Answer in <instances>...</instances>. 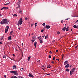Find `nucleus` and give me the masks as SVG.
Here are the masks:
<instances>
[{"label":"nucleus","mask_w":78,"mask_h":78,"mask_svg":"<svg viewBox=\"0 0 78 78\" xmlns=\"http://www.w3.org/2000/svg\"><path fill=\"white\" fill-rule=\"evenodd\" d=\"M9 3H6V4H4V5H9Z\"/></svg>","instance_id":"31"},{"label":"nucleus","mask_w":78,"mask_h":78,"mask_svg":"<svg viewBox=\"0 0 78 78\" xmlns=\"http://www.w3.org/2000/svg\"><path fill=\"white\" fill-rule=\"evenodd\" d=\"M38 39H42V37H38Z\"/></svg>","instance_id":"25"},{"label":"nucleus","mask_w":78,"mask_h":78,"mask_svg":"<svg viewBox=\"0 0 78 78\" xmlns=\"http://www.w3.org/2000/svg\"><path fill=\"white\" fill-rule=\"evenodd\" d=\"M62 59L63 58H64V55H62Z\"/></svg>","instance_id":"35"},{"label":"nucleus","mask_w":78,"mask_h":78,"mask_svg":"<svg viewBox=\"0 0 78 78\" xmlns=\"http://www.w3.org/2000/svg\"><path fill=\"white\" fill-rule=\"evenodd\" d=\"M0 44L1 45H2V42H0Z\"/></svg>","instance_id":"50"},{"label":"nucleus","mask_w":78,"mask_h":78,"mask_svg":"<svg viewBox=\"0 0 78 78\" xmlns=\"http://www.w3.org/2000/svg\"><path fill=\"white\" fill-rule=\"evenodd\" d=\"M57 34H60V32H58Z\"/></svg>","instance_id":"39"},{"label":"nucleus","mask_w":78,"mask_h":78,"mask_svg":"<svg viewBox=\"0 0 78 78\" xmlns=\"http://www.w3.org/2000/svg\"><path fill=\"white\" fill-rule=\"evenodd\" d=\"M52 42L53 43V42H55V40H54L53 41H52Z\"/></svg>","instance_id":"43"},{"label":"nucleus","mask_w":78,"mask_h":78,"mask_svg":"<svg viewBox=\"0 0 78 78\" xmlns=\"http://www.w3.org/2000/svg\"><path fill=\"white\" fill-rule=\"evenodd\" d=\"M19 24H20L18 23L17 25H18V26H19Z\"/></svg>","instance_id":"48"},{"label":"nucleus","mask_w":78,"mask_h":78,"mask_svg":"<svg viewBox=\"0 0 78 78\" xmlns=\"http://www.w3.org/2000/svg\"><path fill=\"white\" fill-rule=\"evenodd\" d=\"M69 27H68L66 28V31H69Z\"/></svg>","instance_id":"18"},{"label":"nucleus","mask_w":78,"mask_h":78,"mask_svg":"<svg viewBox=\"0 0 78 78\" xmlns=\"http://www.w3.org/2000/svg\"><path fill=\"white\" fill-rule=\"evenodd\" d=\"M21 71H22L23 70V68H21L20 69Z\"/></svg>","instance_id":"36"},{"label":"nucleus","mask_w":78,"mask_h":78,"mask_svg":"<svg viewBox=\"0 0 78 78\" xmlns=\"http://www.w3.org/2000/svg\"><path fill=\"white\" fill-rule=\"evenodd\" d=\"M66 26H65L62 29V30L63 31H66Z\"/></svg>","instance_id":"16"},{"label":"nucleus","mask_w":78,"mask_h":78,"mask_svg":"<svg viewBox=\"0 0 78 78\" xmlns=\"http://www.w3.org/2000/svg\"><path fill=\"white\" fill-rule=\"evenodd\" d=\"M13 16H14V17H17V15L15 14L13 15Z\"/></svg>","instance_id":"30"},{"label":"nucleus","mask_w":78,"mask_h":78,"mask_svg":"<svg viewBox=\"0 0 78 78\" xmlns=\"http://www.w3.org/2000/svg\"><path fill=\"white\" fill-rule=\"evenodd\" d=\"M21 0H19L18 3L17 5H20L21 3Z\"/></svg>","instance_id":"13"},{"label":"nucleus","mask_w":78,"mask_h":78,"mask_svg":"<svg viewBox=\"0 0 78 78\" xmlns=\"http://www.w3.org/2000/svg\"><path fill=\"white\" fill-rule=\"evenodd\" d=\"M58 50H56V52H58Z\"/></svg>","instance_id":"56"},{"label":"nucleus","mask_w":78,"mask_h":78,"mask_svg":"<svg viewBox=\"0 0 78 78\" xmlns=\"http://www.w3.org/2000/svg\"><path fill=\"white\" fill-rule=\"evenodd\" d=\"M18 5V7H17V9H19V8H20V4H17Z\"/></svg>","instance_id":"24"},{"label":"nucleus","mask_w":78,"mask_h":78,"mask_svg":"<svg viewBox=\"0 0 78 78\" xmlns=\"http://www.w3.org/2000/svg\"><path fill=\"white\" fill-rule=\"evenodd\" d=\"M45 28H47V29H49L50 28V26L49 25H46L45 26Z\"/></svg>","instance_id":"4"},{"label":"nucleus","mask_w":78,"mask_h":78,"mask_svg":"<svg viewBox=\"0 0 78 78\" xmlns=\"http://www.w3.org/2000/svg\"><path fill=\"white\" fill-rule=\"evenodd\" d=\"M50 75V74H48L46 75Z\"/></svg>","instance_id":"47"},{"label":"nucleus","mask_w":78,"mask_h":78,"mask_svg":"<svg viewBox=\"0 0 78 78\" xmlns=\"http://www.w3.org/2000/svg\"><path fill=\"white\" fill-rule=\"evenodd\" d=\"M36 26H37V25H36V24H35V27H36Z\"/></svg>","instance_id":"51"},{"label":"nucleus","mask_w":78,"mask_h":78,"mask_svg":"<svg viewBox=\"0 0 78 78\" xmlns=\"http://www.w3.org/2000/svg\"><path fill=\"white\" fill-rule=\"evenodd\" d=\"M34 24H33L31 25V27H33V26Z\"/></svg>","instance_id":"44"},{"label":"nucleus","mask_w":78,"mask_h":78,"mask_svg":"<svg viewBox=\"0 0 78 78\" xmlns=\"http://www.w3.org/2000/svg\"><path fill=\"white\" fill-rule=\"evenodd\" d=\"M12 78H14V77H12Z\"/></svg>","instance_id":"64"},{"label":"nucleus","mask_w":78,"mask_h":78,"mask_svg":"<svg viewBox=\"0 0 78 78\" xmlns=\"http://www.w3.org/2000/svg\"><path fill=\"white\" fill-rule=\"evenodd\" d=\"M44 31V29L42 30H41V32H43V31Z\"/></svg>","instance_id":"38"},{"label":"nucleus","mask_w":78,"mask_h":78,"mask_svg":"<svg viewBox=\"0 0 78 78\" xmlns=\"http://www.w3.org/2000/svg\"><path fill=\"white\" fill-rule=\"evenodd\" d=\"M76 47L77 48V49H78V45L76 46Z\"/></svg>","instance_id":"57"},{"label":"nucleus","mask_w":78,"mask_h":78,"mask_svg":"<svg viewBox=\"0 0 78 78\" xmlns=\"http://www.w3.org/2000/svg\"><path fill=\"white\" fill-rule=\"evenodd\" d=\"M51 56L50 55H49V58H51Z\"/></svg>","instance_id":"40"},{"label":"nucleus","mask_w":78,"mask_h":78,"mask_svg":"<svg viewBox=\"0 0 78 78\" xmlns=\"http://www.w3.org/2000/svg\"><path fill=\"white\" fill-rule=\"evenodd\" d=\"M4 76L5 78H6V75H4Z\"/></svg>","instance_id":"52"},{"label":"nucleus","mask_w":78,"mask_h":78,"mask_svg":"<svg viewBox=\"0 0 78 78\" xmlns=\"http://www.w3.org/2000/svg\"><path fill=\"white\" fill-rule=\"evenodd\" d=\"M8 40H11L12 39L11 38V36H10L8 37Z\"/></svg>","instance_id":"14"},{"label":"nucleus","mask_w":78,"mask_h":78,"mask_svg":"<svg viewBox=\"0 0 78 78\" xmlns=\"http://www.w3.org/2000/svg\"><path fill=\"white\" fill-rule=\"evenodd\" d=\"M4 37V36H3L2 37H1V40L2 41V40H3V37Z\"/></svg>","instance_id":"26"},{"label":"nucleus","mask_w":78,"mask_h":78,"mask_svg":"<svg viewBox=\"0 0 78 78\" xmlns=\"http://www.w3.org/2000/svg\"><path fill=\"white\" fill-rule=\"evenodd\" d=\"M75 68H73L70 71V75H72L75 72Z\"/></svg>","instance_id":"3"},{"label":"nucleus","mask_w":78,"mask_h":78,"mask_svg":"<svg viewBox=\"0 0 78 78\" xmlns=\"http://www.w3.org/2000/svg\"><path fill=\"white\" fill-rule=\"evenodd\" d=\"M9 22V21L6 19H4L1 22V24H5V25H8Z\"/></svg>","instance_id":"1"},{"label":"nucleus","mask_w":78,"mask_h":78,"mask_svg":"<svg viewBox=\"0 0 78 78\" xmlns=\"http://www.w3.org/2000/svg\"><path fill=\"white\" fill-rule=\"evenodd\" d=\"M53 59L54 60H55V59H55V57H54L53 58Z\"/></svg>","instance_id":"41"},{"label":"nucleus","mask_w":78,"mask_h":78,"mask_svg":"<svg viewBox=\"0 0 78 78\" xmlns=\"http://www.w3.org/2000/svg\"><path fill=\"white\" fill-rule=\"evenodd\" d=\"M76 28H77V29H78V27L77 26Z\"/></svg>","instance_id":"62"},{"label":"nucleus","mask_w":78,"mask_h":78,"mask_svg":"<svg viewBox=\"0 0 78 78\" xmlns=\"http://www.w3.org/2000/svg\"><path fill=\"white\" fill-rule=\"evenodd\" d=\"M77 26H76V25H74L73 26V27L74 28H76V27Z\"/></svg>","instance_id":"27"},{"label":"nucleus","mask_w":78,"mask_h":78,"mask_svg":"<svg viewBox=\"0 0 78 78\" xmlns=\"http://www.w3.org/2000/svg\"><path fill=\"white\" fill-rule=\"evenodd\" d=\"M31 41H32V42H33H33H34L35 41V39H34V38L32 37V38Z\"/></svg>","instance_id":"7"},{"label":"nucleus","mask_w":78,"mask_h":78,"mask_svg":"<svg viewBox=\"0 0 78 78\" xmlns=\"http://www.w3.org/2000/svg\"><path fill=\"white\" fill-rule=\"evenodd\" d=\"M22 12V10L20 9L19 10V13H20V12Z\"/></svg>","instance_id":"22"},{"label":"nucleus","mask_w":78,"mask_h":78,"mask_svg":"<svg viewBox=\"0 0 78 78\" xmlns=\"http://www.w3.org/2000/svg\"><path fill=\"white\" fill-rule=\"evenodd\" d=\"M3 58H6V56L5 55H3Z\"/></svg>","instance_id":"34"},{"label":"nucleus","mask_w":78,"mask_h":78,"mask_svg":"<svg viewBox=\"0 0 78 78\" xmlns=\"http://www.w3.org/2000/svg\"><path fill=\"white\" fill-rule=\"evenodd\" d=\"M13 56H15V55L13 54Z\"/></svg>","instance_id":"59"},{"label":"nucleus","mask_w":78,"mask_h":78,"mask_svg":"<svg viewBox=\"0 0 78 78\" xmlns=\"http://www.w3.org/2000/svg\"><path fill=\"white\" fill-rule=\"evenodd\" d=\"M13 69H17V66H16L14 65L13 66Z\"/></svg>","instance_id":"9"},{"label":"nucleus","mask_w":78,"mask_h":78,"mask_svg":"<svg viewBox=\"0 0 78 78\" xmlns=\"http://www.w3.org/2000/svg\"><path fill=\"white\" fill-rule=\"evenodd\" d=\"M41 69H42L43 70H44V68H42V67L41 68Z\"/></svg>","instance_id":"61"},{"label":"nucleus","mask_w":78,"mask_h":78,"mask_svg":"<svg viewBox=\"0 0 78 78\" xmlns=\"http://www.w3.org/2000/svg\"><path fill=\"white\" fill-rule=\"evenodd\" d=\"M47 38H48V35H47L45 37V39H47Z\"/></svg>","instance_id":"28"},{"label":"nucleus","mask_w":78,"mask_h":78,"mask_svg":"<svg viewBox=\"0 0 78 78\" xmlns=\"http://www.w3.org/2000/svg\"><path fill=\"white\" fill-rule=\"evenodd\" d=\"M14 74L15 75H18V73L17 71H14Z\"/></svg>","instance_id":"6"},{"label":"nucleus","mask_w":78,"mask_h":78,"mask_svg":"<svg viewBox=\"0 0 78 78\" xmlns=\"http://www.w3.org/2000/svg\"><path fill=\"white\" fill-rule=\"evenodd\" d=\"M22 46H23V43H22Z\"/></svg>","instance_id":"55"},{"label":"nucleus","mask_w":78,"mask_h":78,"mask_svg":"<svg viewBox=\"0 0 78 78\" xmlns=\"http://www.w3.org/2000/svg\"><path fill=\"white\" fill-rule=\"evenodd\" d=\"M21 76H18V78H21Z\"/></svg>","instance_id":"46"},{"label":"nucleus","mask_w":78,"mask_h":78,"mask_svg":"<svg viewBox=\"0 0 78 78\" xmlns=\"http://www.w3.org/2000/svg\"><path fill=\"white\" fill-rule=\"evenodd\" d=\"M10 73H14V71H11L10 72Z\"/></svg>","instance_id":"20"},{"label":"nucleus","mask_w":78,"mask_h":78,"mask_svg":"<svg viewBox=\"0 0 78 78\" xmlns=\"http://www.w3.org/2000/svg\"><path fill=\"white\" fill-rule=\"evenodd\" d=\"M42 25H43V26H45V23H44L42 24Z\"/></svg>","instance_id":"29"},{"label":"nucleus","mask_w":78,"mask_h":78,"mask_svg":"<svg viewBox=\"0 0 78 78\" xmlns=\"http://www.w3.org/2000/svg\"><path fill=\"white\" fill-rule=\"evenodd\" d=\"M9 29V26H7L6 27L5 30H8Z\"/></svg>","instance_id":"17"},{"label":"nucleus","mask_w":78,"mask_h":78,"mask_svg":"<svg viewBox=\"0 0 78 78\" xmlns=\"http://www.w3.org/2000/svg\"><path fill=\"white\" fill-rule=\"evenodd\" d=\"M22 22H23L22 18H21L20 19L19 21L18 22V23H19L20 25H22Z\"/></svg>","instance_id":"2"},{"label":"nucleus","mask_w":78,"mask_h":78,"mask_svg":"<svg viewBox=\"0 0 78 78\" xmlns=\"http://www.w3.org/2000/svg\"><path fill=\"white\" fill-rule=\"evenodd\" d=\"M45 35L44 34V36H42V37H45Z\"/></svg>","instance_id":"42"},{"label":"nucleus","mask_w":78,"mask_h":78,"mask_svg":"<svg viewBox=\"0 0 78 78\" xmlns=\"http://www.w3.org/2000/svg\"><path fill=\"white\" fill-rule=\"evenodd\" d=\"M25 20H28V18L27 17H26L25 18Z\"/></svg>","instance_id":"37"},{"label":"nucleus","mask_w":78,"mask_h":78,"mask_svg":"<svg viewBox=\"0 0 78 78\" xmlns=\"http://www.w3.org/2000/svg\"><path fill=\"white\" fill-rule=\"evenodd\" d=\"M8 9V7H4L2 8L1 10H3V9Z\"/></svg>","instance_id":"5"},{"label":"nucleus","mask_w":78,"mask_h":78,"mask_svg":"<svg viewBox=\"0 0 78 78\" xmlns=\"http://www.w3.org/2000/svg\"><path fill=\"white\" fill-rule=\"evenodd\" d=\"M66 71L67 72H69V69H66Z\"/></svg>","instance_id":"32"},{"label":"nucleus","mask_w":78,"mask_h":78,"mask_svg":"<svg viewBox=\"0 0 78 78\" xmlns=\"http://www.w3.org/2000/svg\"><path fill=\"white\" fill-rule=\"evenodd\" d=\"M37 44V42L35 41L34 45V47H35V48L36 47V46H37L36 45Z\"/></svg>","instance_id":"15"},{"label":"nucleus","mask_w":78,"mask_h":78,"mask_svg":"<svg viewBox=\"0 0 78 78\" xmlns=\"http://www.w3.org/2000/svg\"><path fill=\"white\" fill-rule=\"evenodd\" d=\"M29 76L30 77H32V78H34V76H33V75L31 74H29Z\"/></svg>","instance_id":"8"},{"label":"nucleus","mask_w":78,"mask_h":78,"mask_svg":"<svg viewBox=\"0 0 78 78\" xmlns=\"http://www.w3.org/2000/svg\"><path fill=\"white\" fill-rule=\"evenodd\" d=\"M40 40V43H43V41H42V39H39Z\"/></svg>","instance_id":"12"},{"label":"nucleus","mask_w":78,"mask_h":78,"mask_svg":"<svg viewBox=\"0 0 78 78\" xmlns=\"http://www.w3.org/2000/svg\"><path fill=\"white\" fill-rule=\"evenodd\" d=\"M68 63H69V62L67 61H65L64 62V65H66V64H68Z\"/></svg>","instance_id":"10"},{"label":"nucleus","mask_w":78,"mask_h":78,"mask_svg":"<svg viewBox=\"0 0 78 78\" xmlns=\"http://www.w3.org/2000/svg\"><path fill=\"white\" fill-rule=\"evenodd\" d=\"M14 78H18L17 77H16V76H14Z\"/></svg>","instance_id":"45"},{"label":"nucleus","mask_w":78,"mask_h":78,"mask_svg":"<svg viewBox=\"0 0 78 78\" xmlns=\"http://www.w3.org/2000/svg\"><path fill=\"white\" fill-rule=\"evenodd\" d=\"M62 21H63V20H62V21L61 22V23H62Z\"/></svg>","instance_id":"53"},{"label":"nucleus","mask_w":78,"mask_h":78,"mask_svg":"<svg viewBox=\"0 0 78 78\" xmlns=\"http://www.w3.org/2000/svg\"><path fill=\"white\" fill-rule=\"evenodd\" d=\"M69 18H67V19H66V20H68Z\"/></svg>","instance_id":"58"},{"label":"nucleus","mask_w":78,"mask_h":78,"mask_svg":"<svg viewBox=\"0 0 78 78\" xmlns=\"http://www.w3.org/2000/svg\"><path fill=\"white\" fill-rule=\"evenodd\" d=\"M50 67H51V66H50V65H49L48 66H47V68H48V69H49V68H50Z\"/></svg>","instance_id":"19"},{"label":"nucleus","mask_w":78,"mask_h":78,"mask_svg":"<svg viewBox=\"0 0 78 78\" xmlns=\"http://www.w3.org/2000/svg\"><path fill=\"white\" fill-rule=\"evenodd\" d=\"M49 53H50L51 54V53H52V52H51V51H49Z\"/></svg>","instance_id":"49"},{"label":"nucleus","mask_w":78,"mask_h":78,"mask_svg":"<svg viewBox=\"0 0 78 78\" xmlns=\"http://www.w3.org/2000/svg\"><path fill=\"white\" fill-rule=\"evenodd\" d=\"M8 30L7 29H5V33H7V32H8Z\"/></svg>","instance_id":"23"},{"label":"nucleus","mask_w":78,"mask_h":78,"mask_svg":"<svg viewBox=\"0 0 78 78\" xmlns=\"http://www.w3.org/2000/svg\"><path fill=\"white\" fill-rule=\"evenodd\" d=\"M13 32V31H12L10 33V34H12V33Z\"/></svg>","instance_id":"33"},{"label":"nucleus","mask_w":78,"mask_h":78,"mask_svg":"<svg viewBox=\"0 0 78 78\" xmlns=\"http://www.w3.org/2000/svg\"><path fill=\"white\" fill-rule=\"evenodd\" d=\"M19 30H20V27L19 28Z\"/></svg>","instance_id":"63"},{"label":"nucleus","mask_w":78,"mask_h":78,"mask_svg":"<svg viewBox=\"0 0 78 78\" xmlns=\"http://www.w3.org/2000/svg\"><path fill=\"white\" fill-rule=\"evenodd\" d=\"M69 64H67L65 66V68H69Z\"/></svg>","instance_id":"11"},{"label":"nucleus","mask_w":78,"mask_h":78,"mask_svg":"<svg viewBox=\"0 0 78 78\" xmlns=\"http://www.w3.org/2000/svg\"><path fill=\"white\" fill-rule=\"evenodd\" d=\"M31 56H30L28 58V59H27V60L28 61H30V58H31Z\"/></svg>","instance_id":"21"},{"label":"nucleus","mask_w":78,"mask_h":78,"mask_svg":"<svg viewBox=\"0 0 78 78\" xmlns=\"http://www.w3.org/2000/svg\"><path fill=\"white\" fill-rule=\"evenodd\" d=\"M56 60H58V61H59V59H58V58H57V59H56Z\"/></svg>","instance_id":"60"},{"label":"nucleus","mask_w":78,"mask_h":78,"mask_svg":"<svg viewBox=\"0 0 78 78\" xmlns=\"http://www.w3.org/2000/svg\"><path fill=\"white\" fill-rule=\"evenodd\" d=\"M26 1H27V0H23L24 2H26Z\"/></svg>","instance_id":"54"}]
</instances>
